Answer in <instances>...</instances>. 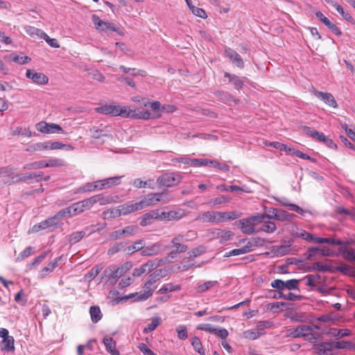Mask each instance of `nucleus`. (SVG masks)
Listing matches in <instances>:
<instances>
[{
    "instance_id": "25",
    "label": "nucleus",
    "mask_w": 355,
    "mask_h": 355,
    "mask_svg": "<svg viewBox=\"0 0 355 355\" xmlns=\"http://www.w3.org/2000/svg\"><path fill=\"white\" fill-rule=\"evenodd\" d=\"M106 350L112 355H119V352L116 349V342L112 337L105 336L103 340Z\"/></svg>"
},
{
    "instance_id": "48",
    "label": "nucleus",
    "mask_w": 355,
    "mask_h": 355,
    "mask_svg": "<svg viewBox=\"0 0 355 355\" xmlns=\"http://www.w3.org/2000/svg\"><path fill=\"white\" fill-rule=\"evenodd\" d=\"M218 284V282L217 281H207L199 284L196 287V291L198 293H204Z\"/></svg>"
},
{
    "instance_id": "33",
    "label": "nucleus",
    "mask_w": 355,
    "mask_h": 355,
    "mask_svg": "<svg viewBox=\"0 0 355 355\" xmlns=\"http://www.w3.org/2000/svg\"><path fill=\"white\" fill-rule=\"evenodd\" d=\"M14 341V338L11 336L7 338H4V339H3L1 342V350L5 352L13 351L15 349Z\"/></svg>"
},
{
    "instance_id": "56",
    "label": "nucleus",
    "mask_w": 355,
    "mask_h": 355,
    "mask_svg": "<svg viewBox=\"0 0 355 355\" xmlns=\"http://www.w3.org/2000/svg\"><path fill=\"white\" fill-rule=\"evenodd\" d=\"M64 165V162L60 159H50L47 162L44 161V168L46 167H56Z\"/></svg>"
},
{
    "instance_id": "58",
    "label": "nucleus",
    "mask_w": 355,
    "mask_h": 355,
    "mask_svg": "<svg viewBox=\"0 0 355 355\" xmlns=\"http://www.w3.org/2000/svg\"><path fill=\"white\" fill-rule=\"evenodd\" d=\"M25 31L27 34H28L31 36L37 35L38 37H40L41 38L43 36V33H44V32H43L42 31H41L38 28H36L33 26H26Z\"/></svg>"
},
{
    "instance_id": "46",
    "label": "nucleus",
    "mask_w": 355,
    "mask_h": 355,
    "mask_svg": "<svg viewBox=\"0 0 355 355\" xmlns=\"http://www.w3.org/2000/svg\"><path fill=\"white\" fill-rule=\"evenodd\" d=\"M89 202L92 207L96 202H99L100 205H103L109 203L110 201L107 198H105L103 194L95 195L91 198H89Z\"/></svg>"
},
{
    "instance_id": "16",
    "label": "nucleus",
    "mask_w": 355,
    "mask_h": 355,
    "mask_svg": "<svg viewBox=\"0 0 355 355\" xmlns=\"http://www.w3.org/2000/svg\"><path fill=\"white\" fill-rule=\"evenodd\" d=\"M225 55L230 59V60L239 68H243L244 63L240 55L231 49L225 50Z\"/></svg>"
},
{
    "instance_id": "40",
    "label": "nucleus",
    "mask_w": 355,
    "mask_h": 355,
    "mask_svg": "<svg viewBox=\"0 0 355 355\" xmlns=\"http://www.w3.org/2000/svg\"><path fill=\"white\" fill-rule=\"evenodd\" d=\"M89 313L92 321L94 323L98 322L102 318V313L101 309L97 306H92L89 309Z\"/></svg>"
},
{
    "instance_id": "64",
    "label": "nucleus",
    "mask_w": 355,
    "mask_h": 355,
    "mask_svg": "<svg viewBox=\"0 0 355 355\" xmlns=\"http://www.w3.org/2000/svg\"><path fill=\"white\" fill-rule=\"evenodd\" d=\"M191 165L193 166H209L211 159H192L190 160Z\"/></svg>"
},
{
    "instance_id": "12",
    "label": "nucleus",
    "mask_w": 355,
    "mask_h": 355,
    "mask_svg": "<svg viewBox=\"0 0 355 355\" xmlns=\"http://www.w3.org/2000/svg\"><path fill=\"white\" fill-rule=\"evenodd\" d=\"M159 193H150L144 197L142 200L139 202L141 209L150 205H155L157 202H159Z\"/></svg>"
},
{
    "instance_id": "23",
    "label": "nucleus",
    "mask_w": 355,
    "mask_h": 355,
    "mask_svg": "<svg viewBox=\"0 0 355 355\" xmlns=\"http://www.w3.org/2000/svg\"><path fill=\"white\" fill-rule=\"evenodd\" d=\"M325 1L331 5V6L334 7L336 10L338 11V12L345 19L347 20V21H349L352 24H354L355 21L354 20V19L352 18V17L350 15L349 13H348L347 12H345L344 8L338 5L337 3H336L335 1H334L333 0H325Z\"/></svg>"
},
{
    "instance_id": "45",
    "label": "nucleus",
    "mask_w": 355,
    "mask_h": 355,
    "mask_svg": "<svg viewBox=\"0 0 355 355\" xmlns=\"http://www.w3.org/2000/svg\"><path fill=\"white\" fill-rule=\"evenodd\" d=\"M334 349H355V345L350 341H333Z\"/></svg>"
},
{
    "instance_id": "13",
    "label": "nucleus",
    "mask_w": 355,
    "mask_h": 355,
    "mask_svg": "<svg viewBox=\"0 0 355 355\" xmlns=\"http://www.w3.org/2000/svg\"><path fill=\"white\" fill-rule=\"evenodd\" d=\"M335 212L340 220L344 219L345 218H349L352 220L355 221L354 208L346 209L342 206H338L336 208Z\"/></svg>"
},
{
    "instance_id": "35",
    "label": "nucleus",
    "mask_w": 355,
    "mask_h": 355,
    "mask_svg": "<svg viewBox=\"0 0 355 355\" xmlns=\"http://www.w3.org/2000/svg\"><path fill=\"white\" fill-rule=\"evenodd\" d=\"M163 259H155L153 260H149L146 263L143 264L142 266L145 268L146 272L149 273L154 269L157 268L162 264Z\"/></svg>"
},
{
    "instance_id": "9",
    "label": "nucleus",
    "mask_w": 355,
    "mask_h": 355,
    "mask_svg": "<svg viewBox=\"0 0 355 355\" xmlns=\"http://www.w3.org/2000/svg\"><path fill=\"white\" fill-rule=\"evenodd\" d=\"M26 76L39 85H46L49 82V78L45 74L40 72H35L32 69H28L26 71Z\"/></svg>"
},
{
    "instance_id": "21",
    "label": "nucleus",
    "mask_w": 355,
    "mask_h": 355,
    "mask_svg": "<svg viewBox=\"0 0 355 355\" xmlns=\"http://www.w3.org/2000/svg\"><path fill=\"white\" fill-rule=\"evenodd\" d=\"M145 247V241L144 239H139L135 241L132 245L128 246L126 245L125 253L128 255H132L136 252L142 251Z\"/></svg>"
},
{
    "instance_id": "44",
    "label": "nucleus",
    "mask_w": 355,
    "mask_h": 355,
    "mask_svg": "<svg viewBox=\"0 0 355 355\" xmlns=\"http://www.w3.org/2000/svg\"><path fill=\"white\" fill-rule=\"evenodd\" d=\"M331 334L336 338H340L352 335V331L347 329H331Z\"/></svg>"
},
{
    "instance_id": "49",
    "label": "nucleus",
    "mask_w": 355,
    "mask_h": 355,
    "mask_svg": "<svg viewBox=\"0 0 355 355\" xmlns=\"http://www.w3.org/2000/svg\"><path fill=\"white\" fill-rule=\"evenodd\" d=\"M181 287L180 285H174L172 283L164 284L158 291V294H164L168 292H172L180 290Z\"/></svg>"
},
{
    "instance_id": "7",
    "label": "nucleus",
    "mask_w": 355,
    "mask_h": 355,
    "mask_svg": "<svg viewBox=\"0 0 355 355\" xmlns=\"http://www.w3.org/2000/svg\"><path fill=\"white\" fill-rule=\"evenodd\" d=\"M37 130L43 133H55L62 131L61 126L56 123H47L41 121L36 125Z\"/></svg>"
},
{
    "instance_id": "26",
    "label": "nucleus",
    "mask_w": 355,
    "mask_h": 355,
    "mask_svg": "<svg viewBox=\"0 0 355 355\" xmlns=\"http://www.w3.org/2000/svg\"><path fill=\"white\" fill-rule=\"evenodd\" d=\"M224 76L229 78V82L234 86L235 89L239 90L243 87V80L238 76L225 72Z\"/></svg>"
},
{
    "instance_id": "11",
    "label": "nucleus",
    "mask_w": 355,
    "mask_h": 355,
    "mask_svg": "<svg viewBox=\"0 0 355 355\" xmlns=\"http://www.w3.org/2000/svg\"><path fill=\"white\" fill-rule=\"evenodd\" d=\"M218 211H206L199 214L196 220H200L202 223H218Z\"/></svg>"
},
{
    "instance_id": "63",
    "label": "nucleus",
    "mask_w": 355,
    "mask_h": 355,
    "mask_svg": "<svg viewBox=\"0 0 355 355\" xmlns=\"http://www.w3.org/2000/svg\"><path fill=\"white\" fill-rule=\"evenodd\" d=\"M311 268L313 270H318L322 272L330 270V266L322 262H315L313 263Z\"/></svg>"
},
{
    "instance_id": "43",
    "label": "nucleus",
    "mask_w": 355,
    "mask_h": 355,
    "mask_svg": "<svg viewBox=\"0 0 355 355\" xmlns=\"http://www.w3.org/2000/svg\"><path fill=\"white\" fill-rule=\"evenodd\" d=\"M58 259H55L53 261L50 262L46 266L44 267L41 270L40 278L43 279L49 273L51 272L54 268L58 266Z\"/></svg>"
},
{
    "instance_id": "53",
    "label": "nucleus",
    "mask_w": 355,
    "mask_h": 355,
    "mask_svg": "<svg viewBox=\"0 0 355 355\" xmlns=\"http://www.w3.org/2000/svg\"><path fill=\"white\" fill-rule=\"evenodd\" d=\"M44 175L43 172H38V173H27L23 174L24 182H26L29 180L35 179L36 182H40L42 181V178Z\"/></svg>"
},
{
    "instance_id": "52",
    "label": "nucleus",
    "mask_w": 355,
    "mask_h": 355,
    "mask_svg": "<svg viewBox=\"0 0 355 355\" xmlns=\"http://www.w3.org/2000/svg\"><path fill=\"white\" fill-rule=\"evenodd\" d=\"M119 69L122 70L125 73H130L133 76H139L144 77L146 76V72L144 70H138L137 72H134L135 69L128 68L123 65H121Z\"/></svg>"
},
{
    "instance_id": "14",
    "label": "nucleus",
    "mask_w": 355,
    "mask_h": 355,
    "mask_svg": "<svg viewBox=\"0 0 355 355\" xmlns=\"http://www.w3.org/2000/svg\"><path fill=\"white\" fill-rule=\"evenodd\" d=\"M314 94L317 98H320L329 106L333 107L334 108L337 107V103L331 94L315 91Z\"/></svg>"
},
{
    "instance_id": "59",
    "label": "nucleus",
    "mask_w": 355,
    "mask_h": 355,
    "mask_svg": "<svg viewBox=\"0 0 355 355\" xmlns=\"http://www.w3.org/2000/svg\"><path fill=\"white\" fill-rule=\"evenodd\" d=\"M320 255V248L319 247H312L309 248L307 252L304 254L305 259H312L316 255Z\"/></svg>"
},
{
    "instance_id": "39",
    "label": "nucleus",
    "mask_w": 355,
    "mask_h": 355,
    "mask_svg": "<svg viewBox=\"0 0 355 355\" xmlns=\"http://www.w3.org/2000/svg\"><path fill=\"white\" fill-rule=\"evenodd\" d=\"M263 223V225L258 230H257V232H259L261 231L267 232V233H272L276 230V225L275 224L270 220H266V219L264 220V221H262Z\"/></svg>"
},
{
    "instance_id": "3",
    "label": "nucleus",
    "mask_w": 355,
    "mask_h": 355,
    "mask_svg": "<svg viewBox=\"0 0 355 355\" xmlns=\"http://www.w3.org/2000/svg\"><path fill=\"white\" fill-rule=\"evenodd\" d=\"M300 282V280L296 279H289L287 281L277 279L271 282L270 286L272 288L277 290H298Z\"/></svg>"
},
{
    "instance_id": "2",
    "label": "nucleus",
    "mask_w": 355,
    "mask_h": 355,
    "mask_svg": "<svg viewBox=\"0 0 355 355\" xmlns=\"http://www.w3.org/2000/svg\"><path fill=\"white\" fill-rule=\"evenodd\" d=\"M181 175L175 173H166L158 177L157 183L159 187H171L181 182Z\"/></svg>"
},
{
    "instance_id": "5",
    "label": "nucleus",
    "mask_w": 355,
    "mask_h": 355,
    "mask_svg": "<svg viewBox=\"0 0 355 355\" xmlns=\"http://www.w3.org/2000/svg\"><path fill=\"white\" fill-rule=\"evenodd\" d=\"M59 227V223L55 220V218L50 217L40 223L33 226L31 231L32 232H38L42 230H48L49 231H53V230Z\"/></svg>"
},
{
    "instance_id": "36",
    "label": "nucleus",
    "mask_w": 355,
    "mask_h": 355,
    "mask_svg": "<svg viewBox=\"0 0 355 355\" xmlns=\"http://www.w3.org/2000/svg\"><path fill=\"white\" fill-rule=\"evenodd\" d=\"M92 20L96 29L104 32L107 31L108 22L101 20L96 15H92Z\"/></svg>"
},
{
    "instance_id": "37",
    "label": "nucleus",
    "mask_w": 355,
    "mask_h": 355,
    "mask_svg": "<svg viewBox=\"0 0 355 355\" xmlns=\"http://www.w3.org/2000/svg\"><path fill=\"white\" fill-rule=\"evenodd\" d=\"M125 242H116L107 250V254L109 256H112L120 251H123L125 252Z\"/></svg>"
},
{
    "instance_id": "32",
    "label": "nucleus",
    "mask_w": 355,
    "mask_h": 355,
    "mask_svg": "<svg viewBox=\"0 0 355 355\" xmlns=\"http://www.w3.org/2000/svg\"><path fill=\"white\" fill-rule=\"evenodd\" d=\"M304 279H307V286L313 287L315 284H321L324 282V277L319 275H308L304 277Z\"/></svg>"
},
{
    "instance_id": "18",
    "label": "nucleus",
    "mask_w": 355,
    "mask_h": 355,
    "mask_svg": "<svg viewBox=\"0 0 355 355\" xmlns=\"http://www.w3.org/2000/svg\"><path fill=\"white\" fill-rule=\"evenodd\" d=\"M182 242H184V241L183 236L180 234L175 235L171 241V243L175 248L174 250L179 254L185 252L189 249L188 246L185 244L182 243Z\"/></svg>"
},
{
    "instance_id": "54",
    "label": "nucleus",
    "mask_w": 355,
    "mask_h": 355,
    "mask_svg": "<svg viewBox=\"0 0 355 355\" xmlns=\"http://www.w3.org/2000/svg\"><path fill=\"white\" fill-rule=\"evenodd\" d=\"M207 248L205 245H200L196 248H193L190 252H189L188 254H189L191 258H196L200 254L205 252Z\"/></svg>"
},
{
    "instance_id": "55",
    "label": "nucleus",
    "mask_w": 355,
    "mask_h": 355,
    "mask_svg": "<svg viewBox=\"0 0 355 355\" xmlns=\"http://www.w3.org/2000/svg\"><path fill=\"white\" fill-rule=\"evenodd\" d=\"M217 189L221 191L227 192H239L243 191V189L241 187L236 185L226 186L225 184H220L217 187Z\"/></svg>"
},
{
    "instance_id": "28",
    "label": "nucleus",
    "mask_w": 355,
    "mask_h": 355,
    "mask_svg": "<svg viewBox=\"0 0 355 355\" xmlns=\"http://www.w3.org/2000/svg\"><path fill=\"white\" fill-rule=\"evenodd\" d=\"M218 218L219 221L222 222L224 220H232L239 218L241 216V213L238 211H228V212H221L218 211Z\"/></svg>"
},
{
    "instance_id": "10",
    "label": "nucleus",
    "mask_w": 355,
    "mask_h": 355,
    "mask_svg": "<svg viewBox=\"0 0 355 355\" xmlns=\"http://www.w3.org/2000/svg\"><path fill=\"white\" fill-rule=\"evenodd\" d=\"M315 16L321 22L327 26L332 33L338 36L342 35V32L340 28L326 17L320 11L316 12Z\"/></svg>"
},
{
    "instance_id": "41",
    "label": "nucleus",
    "mask_w": 355,
    "mask_h": 355,
    "mask_svg": "<svg viewBox=\"0 0 355 355\" xmlns=\"http://www.w3.org/2000/svg\"><path fill=\"white\" fill-rule=\"evenodd\" d=\"M4 59L8 60H12L19 64H24L28 62L31 60V58L28 56L20 57L16 54H10L5 56Z\"/></svg>"
},
{
    "instance_id": "38",
    "label": "nucleus",
    "mask_w": 355,
    "mask_h": 355,
    "mask_svg": "<svg viewBox=\"0 0 355 355\" xmlns=\"http://www.w3.org/2000/svg\"><path fill=\"white\" fill-rule=\"evenodd\" d=\"M88 230L89 227H87L83 231H78L71 233L69 236V243L71 244H75L80 241L86 235V231Z\"/></svg>"
},
{
    "instance_id": "20",
    "label": "nucleus",
    "mask_w": 355,
    "mask_h": 355,
    "mask_svg": "<svg viewBox=\"0 0 355 355\" xmlns=\"http://www.w3.org/2000/svg\"><path fill=\"white\" fill-rule=\"evenodd\" d=\"M162 245L159 243H153L150 245L144 247L141 252V255L144 257H150L158 254L161 252Z\"/></svg>"
},
{
    "instance_id": "27",
    "label": "nucleus",
    "mask_w": 355,
    "mask_h": 355,
    "mask_svg": "<svg viewBox=\"0 0 355 355\" xmlns=\"http://www.w3.org/2000/svg\"><path fill=\"white\" fill-rule=\"evenodd\" d=\"M118 105H105L96 108V111L103 114L116 116Z\"/></svg>"
},
{
    "instance_id": "29",
    "label": "nucleus",
    "mask_w": 355,
    "mask_h": 355,
    "mask_svg": "<svg viewBox=\"0 0 355 355\" xmlns=\"http://www.w3.org/2000/svg\"><path fill=\"white\" fill-rule=\"evenodd\" d=\"M74 216L73 211L72 209L71 206H69L68 207L64 208L61 210H60L55 215H54L53 217L55 218V220L56 222H59L61 219L67 217H71Z\"/></svg>"
},
{
    "instance_id": "51",
    "label": "nucleus",
    "mask_w": 355,
    "mask_h": 355,
    "mask_svg": "<svg viewBox=\"0 0 355 355\" xmlns=\"http://www.w3.org/2000/svg\"><path fill=\"white\" fill-rule=\"evenodd\" d=\"M217 235L220 242L224 243L232 239V238L234 236V233L230 230H220Z\"/></svg>"
},
{
    "instance_id": "62",
    "label": "nucleus",
    "mask_w": 355,
    "mask_h": 355,
    "mask_svg": "<svg viewBox=\"0 0 355 355\" xmlns=\"http://www.w3.org/2000/svg\"><path fill=\"white\" fill-rule=\"evenodd\" d=\"M230 198L225 197L224 196H220L219 197L215 198L214 199L210 200L209 202V204L211 206H215L218 205H220L223 203L228 202L230 201Z\"/></svg>"
},
{
    "instance_id": "8",
    "label": "nucleus",
    "mask_w": 355,
    "mask_h": 355,
    "mask_svg": "<svg viewBox=\"0 0 355 355\" xmlns=\"http://www.w3.org/2000/svg\"><path fill=\"white\" fill-rule=\"evenodd\" d=\"M122 269L116 266H110L103 272L102 278L107 277L110 280L116 282L121 276Z\"/></svg>"
},
{
    "instance_id": "6",
    "label": "nucleus",
    "mask_w": 355,
    "mask_h": 355,
    "mask_svg": "<svg viewBox=\"0 0 355 355\" xmlns=\"http://www.w3.org/2000/svg\"><path fill=\"white\" fill-rule=\"evenodd\" d=\"M315 355H334V349L333 341H326L313 345Z\"/></svg>"
},
{
    "instance_id": "30",
    "label": "nucleus",
    "mask_w": 355,
    "mask_h": 355,
    "mask_svg": "<svg viewBox=\"0 0 355 355\" xmlns=\"http://www.w3.org/2000/svg\"><path fill=\"white\" fill-rule=\"evenodd\" d=\"M116 116H121L124 118L135 119L136 116V110H130L128 107H121L118 105Z\"/></svg>"
},
{
    "instance_id": "19",
    "label": "nucleus",
    "mask_w": 355,
    "mask_h": 355,
    "mask_svg": "<svg viewBox=\"0 0 355 355\" xmlns=\"http://www.w3.org/2000/svg\"><path fill=\"white\" fill-rule=\"evenodd\" d=\"M265 219H275L280 221H288L291 219V214L286 211L277 209L275 215L262 214Z\"/></svg>"
},
{
    "instance_id": "34",
    "label": "nucleus",
    "mask_w": 355,
    "mask_h": 355,
    "mask_svg": "<svg viewBox=\"0 0 355 355\" xmlns=\"http://www.w3.org/2000/svg\"><path fill=\"white\" fill-rule=\"evenodd\" d=\"M132 184L135 187L138 188V189L145 188V187H148L151 189H155V185H154L153 180H148V181H143L140 178H137L132 181Z\"/></svg>"
},
{
    "instance_id": "17",
    "label": "nucleus",
    "mask_w": 355,
    "mask_h": 355,
    "mask_svg": "<svg viewBox=\"0 0 355 355\" xmlns=\"http://www.w3.org/2000/svg\"><path fill=\"white\" fill-rule=\"evenodd\" d=\"M71 206L72 207L74 216L80 214L85 210H88L92 207V205L89 202V198L73 203Z\"/></svg>"
},
{
    "instance_id": "57",
    "label": "nucleus",
    "mask_w": 355,
    "mask_h": 355,
    "mask_svg": "<svg viewBox=\"0 0 355 355\" xmlns=\"http://www.w3.org/2000/svg\"><path fill=\"white\" fill-rule=\"evenodd\" d=\"M263 334V332H259L258 331L254 330H248L243 332V336L245 338L250 339V340H255L258 338H259Z\"/></svg>"
},
{
    "instance_id": "42",
    "label": "nucleus",
    "mask_w": 355,
    "mask_h": 355,
    "mask_svg": "<svg viewBox=\"0 0 355 355\" xmlns=\"http://www.w3.org/2000/svg\"><path fill=\"white\" fill-rule=\"evenodd\" d=\"M160 317L156 316L151 318V322L148 324L144 329V333L147 334L154 331L161 323Z\"/></svg>"
},
{
    "instance_id": "24",
    "label": "nucleus",
    "mask_w": 355,
    "mask_h": 355,
    "mask_svg": "<svg viewBox=\"0 0 355 355\" xmlns=\"http://www.w3.org/2000/svg\"><path fill=\"white\" fill-rule=\"evenodd\" d=\"M119 207L122 215H127L132 212L141 210L139 202L136 203L127 202L119 206Z\"/></svg>"
},
{
    "instance_id": "60",
    "label": "nucleus",
    "mask_w": 355,
    "mask_h": 355,
    "mask_svg": "<svg viewBox=\"0 0 355 355\" xmlns=\"http://www.w3.org/2000/svg\"><path fill=\"white\" fill-rule=\"evenodd\" d=\"M44 168V160L34 162L24 166V169H39Z\"/></svg>"
},
{
    "instance_id": "47",
    "label": "nucleus",
    "mask_w": 355,
    "mask_h": 355,
    "mask_svg": "<svg viewBox=\"0 0 355 355\" xmlns=\"http://www.w3.org/2000/svg\"><path fill=\"white\" fill-rule=\"evenodd\" d=\"M91 137L95 139H100L102 137L108 136V131L106 129H99L96 127H93L89 130Z\"/></svg>"
},
{
    "instance_id": "22",
    "label": "nucleus",
    "mask_w": 355,
    "mask_h": 355,
    "mask_svg": "<svg viewBox=\"0 0 355 355\" xmlns=\"http://www.w3.org/2000/svg\"><path fill=\"white\" fill-rule=\"evenodd\" d=\"M153 219L159 220L158 209L152 210L144 214L140 222V225L142 227L147 226L152 223V220Z\"/></svg>"
},
{
    "instance_id": "4",
    "label": "nucleus",
    "mask_w": 355,
    "mask_h": 355,
    "mask_svg": "<svg viewBox=\"0 0 355 355\" xmlns=\"http://www.w3.org/2000/svg\"><path fill=\"white\" fill-rule=\"evenodd\" d=\"M314 329H319V327L318 325L301 324L295 329H288V336L293 338L305 337L307 331H313Z\"/></svg>"
},
{
    "instance_id": "15",
    "label": "nucleus",
    "mask_w": 355,
    "mask_h": 355,
    "mask_svg": "<svg viewBox=\"0 0 355 355\" xmlns=\"http://www.w3.org/2000/svg\"><path fill=\"white\" fill-rule=\"evenodd\" d=\"M184 216L182 211H169L167 212L162 211L159 213V217L160 220H179Z\"/></svg>"
},
{
    "instance_id": "31",
    "label": "nucleus",
    "mask_w": 355,
    "mask_h": 355,
    "mask_svg": "<svg viewBox=\"0 0 355 355\" xmlns=\"http://www.w3.org/2000/svg\"><path fill=\"white\" fill-rule=\"evenodd\" d=\"M122 177L123 176H115L101 180V185L104 189H108L112 186L118 185L120 184V180Z\"/></svg>"
},
{
    "instance_id": "50",
    "label": "nucleus",
    "mask_w": 355,
    "mask_h": 355,
    "mask_svg": "<svg viewBox=\"0 0 355 355\" xmlns=\"http://www.w3.org/2000/svg\"><path fill=\"white\" fill-rule=\"evenodd\" d=\"M191 345L196 352L200 355H205V352L202 347V343L198 337L194 336L192 338Z\"/></svg>"
},
{
    "instance_id": "1",
    "label": "nucleus",
    "mask_w": 355,
    "mask_h": 355,
    "mask_svg": "<svg viewBox=\"0 0 355 355\" xmlns=\"http://www.w3.org/2000/svg\"><path fill=\"white\" fill-rule=\"evenodd\" d=\"M264 221V216L257 214L250 217L236 221L235 224L241 229V232L248 235H252L257 232L255 226Z\"/></svg>"
},
{
    "instance_id": "61",
    "label": "nucleus",
    "mask_w": 355,
    "mask_h": 355,
    "mask_svg": "<svg viewBox=\"0 0 355 355\" xmlns=\"http://www.w3.org/2000/svg\"><path fill=\"white\" fill-rule=\"evenodd\" d=\"M248 249L247 248H238V249H234L230 250V252H226L224 254V257H230L231 256H238L241 254H244L248 253Z\"/></svg>"
}]
</instances>
